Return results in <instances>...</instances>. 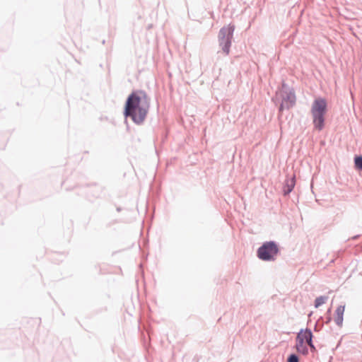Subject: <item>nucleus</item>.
Masks as SVG:
<instances>
[{
	"label": "nucleus",
	"mask_w": 362,
	"mask_h": 362,
	"mask_svg": "<svg viewBox=\"0 0 362 362\" xmlns=\"http://www.w3.org/2000/svg\"><path fill=\"white\" fill-rule=\"evenodd\" d=\"M327 112V102L325 99L318 98L313 103L310 112L313 116L314 127L321 131L325 127V115Z\"/></svg>",
	"instance_id": "obj_3"
},
{
	"label": "nucleus",
	"mask_w": 362,
	"mask_h": 362,
	"mask_svg": "<svg viewBox=\"0 0 362 362\" xmlns=\"http://www.w3.org/2000/svg\"><path fill=\"white\" fill-rule=\"evenodd\" d=\"M150 107V98L144 90L132 93L127 98L124 115L136 124L144 123Z\"/></svg>",
	"instance_id": "obj_1"
},
{
	"label": "nucleus",
	"mask_w": 362,
	"mask_h": 362,
	"mask_svg": "<svg viewBox=\"0 0 362 362\" xmlns=\"http://www.w3.org/2000/svg\"><path fill=\"white\" fill-rule=\"evenodd\" d=\"M328 315H331V308H329L327 311Z\"/></svg>",
	"instance_id": "obj_15"
},
{
	"label": "nucleus",
	"mask_w": 362,
	"mask_h": 362,
	"mask_svg": "<svg viewBox=\"0 0 362 362\" xmlns=\"http://www.w3.org/2000/svg\"><path fill=\"white\" fill-rule=\"evenodd\" d=\"M354 164H355V167L361 170H362V156H356L355 158H354Z\"/></svg>",
	"instance_id": "obj_11"
},
{
	"label": "nucleus",
	"mask_w": 362,
	"mask_h": 362,
	"mask_svg": "<svg viewBox=\"0 0 362 362\" xmlns=\"http://www.w3.org/2000/svg\"><path fill=\"white\" fill-rule=\"evenodd\" d=\"M332 321V317L331 315H327L326 317V320L325 321V324H329Z\"/></svg>",
	"instance_id": "obj_13"
},
{
	"label": "nucleus",
	"mask_w": 362,
	"mask_h": 362,
	"mask_svg": "<svg viewBox=\"0 0 362 362\" xmlns=\"http://www.w3.org/2000/svg\"><path fill=\"white\" fill-rule=\"evenodd\" d=\"M344 310L345 305H339L335 310L334 322L339 327L343 325Z\"/></svg>",
	"instance_id": "obj_7"
},
{
	"label": "nucleus",
	"mask_w": 362,
	"mask_h": 362,
	"mask_svg": "<svg viewBox=\"0 0 362 362\" xmlns=\"http://www.w3.org/2000/svg\"><path fill=\"white\" fill-rule=\"evenodd\" d=\"M303 337L311 350H315V347L313 343V333L310 329H305L303 331Z\"/></svg>",
	"instance_id": "obj_9"
},
{
	"label": "nucleus",
	"mask_w": 362,
	"mask_h": 362,
	"mask_svg": "<svg viewBox=\"0 0 362 362\" xmlns=\"http://www.w3.org/2000/svg\"><path fill=\"white\" fill-rule=\"evenodd\" d=\"M320 330V328H318L317 327V325H315V328H314V331L315 332H319Z\"/></svg>",
	"instance_id": "obj_14"
},
{
	"label": "nucleus",
	"mask_w": 362,
	"mask_h": 362,
	"mask_svg": "<svg viewBox=\"0 0 362 362\" xmlns=\"http://www.w3.org/2000/svg\"><path fill=\"white\" fill-rule=\"evenodd\" d=\"M287 362H299V358L297 354H291L288 356Z\"/></svg>",
	"instance_id": "obj_12"
},
{
	"label": "nucleus",
	"mask_w": 362,
	"mask_h": 362,
	"mask_svg": "<svg viewBox=\"0 0 362 362\" xmlns=\"http://www.w3.org/2000/svg\"><path fill=\"white\" fill-rule=\"evenodd\" d=\"M272 100L276 103L280 102L279 115L281 116L284 110H289L295 105L296 100L295 91L284 82L281 88L276 91Z\"/></svg>",
	"instance_id": "obj_2"
},
{
	"label": "nucleus",
	"mask_w": 362,
	"mask_h": 362,
	"mask_svg": "<svg viewBox=\"0 0 362 362\" xmlns=\"http://www.w3.org/2000/svg\"><path fill=\"white\" fill-rule=\"evenodd\" d=\"M303 331L301 329L296 337V349L298 352L303 354H307L308 349L306 346L304 345V338L303 337Z\"/></svg>",
	"instance_id": "obj_6"
},
{
	"label": "nucleus",
	"mask_w": 362,
	"mask_h": 362,
	"mask_svg": "<svg viewBox=\"0 0 362 362\" xmlns=\"http://www.w3.org/2000/svg\"><path fill=\"white\" fill-rule=\"evenodd\" d=\"M235 25L229 24L221 28L218 33V44L226 55L229 54L232 44Z\"/></svg>",
	"instance_id": "obj_5"
},
{
	"label": "nucleus",
	"mask_w": 362,
	"mask_h": 362,
	"mask_svg": "<svg viewBox=\"0 0 362 362\" xmlns=\"http://www.w3.org/2000/svg\"><path fill=\"white\" fill-rule=\"evenodd\" d=\"M279 252L277 243L275 241L264 242L257 250V257L265 262H273L276 259Z\"/></svg>",
	"instance_id": "obj_4"
},
{
	"label": "nucleus",
	"mask_w": 362,
	"mask_h": 362,
	"mask_svg": "<svg viewBox=\"0 0 362 362\" xmlns=\"http://www.w3.org/2000/svg\"><path fill=\"white\" fill-rule=\"evenodd\" d=\"M328 298H329L327 296H320L317 297L315 300V307L319 308L320 306L322 305L327 301Z\"/></svg>",
	"instance_id": "obj_10"
},
{
	"label": "nucleus",
	"mask_w": 362,
	"mask_h": 362,
	"mask_svg": "<svg viewBox=\"0 0 362 362\" xmlns=\"http://www.w3.org/2000/svg\"><path fill=\"white\" fill-rule=\"evenodd\" d=\"M296 185V177L292 176L291 178H287L284 185L283 192L284 195L288 194L294 188Z\"/></svg>",
	"instance_id": "obj_8"
}]
</instances>
